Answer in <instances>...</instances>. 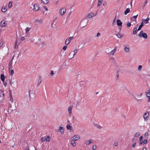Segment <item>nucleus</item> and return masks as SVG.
Returning a JSON list of instances; mask_svg holds the SVG:
<instances>
[{
  "label": "nucleus",
  "instance_id": "1",
  "mask_svg": "<svg viewBox=\"0 0 150 150\" xmlns=\"http://www.w3.org/2000/svg\"><path fill=\"white\" fill-rule=\"evenodd\" d=\"M138 36L140 37H142L145 39L147 38V35L146 34L144 33L143 30H141L140 33L138 35Z\"/></svg>",
  "mask_w": 150,
  "mask_h": 150
},
{
  "label": "nucleus",
  "instance_id": "2",
  "mask_svg": "<svg viewBox=\"0 0 150 150\" xmlns=\"http://www.w3.org/2000/svg\"><path fill=\"white\" fill-rule=\"evenodd\" d=\"M149 114L148 112H146L144 114L143 117L145 120H146L149 118Z\"/></svg>",
  "mask_w": 150,
  "mask_h": 150
},
{
  "label": "nucleus",
  "instance_id": "3",
  "mask_svg": "<svg viewBox=\"0 0 150 150\" xmlns=\"http://www.w3.org/2000/svg\"><path fill=\"white\" fill-rule=\"evenodd\" d=\"M74 38L73 36L67 38L66 40L65 43L67 45H68L70 43L71 40H72Z\"/></svg>",
  "mask_w": 150,
  "mask_h": 150
},
{
  "label": "nucleus",
  "instance_id": "4",
  "mask_svg": "<svg viewBox=\"0 0 150 150\" xmlns=\"http://www.w3.org/2000/svg\"><path fill=\"white\" fill-rule=\"evenodd\" d=\"M66 11L65 8H62L59 11L60 14L61 16L63 15Z\"/></svg>",
  "mask_w": 150,
  "mask_h": 150
},
{
  "label": "nucleus",
  "instance_id": "5",
  "mask_svg": "<svg viewBox=\"0 0 150 150\" xmlns=\"http://www.w3.org/2000/svg\"><path fill=\"white\" fill-rule=\"evenodd\" d=\"M39 5L37 4H34L33 9L35 11H37L39 9Z\"/></svg>",
  "mask_w": 150,
  "mask_h": 150
},
{
  "label": "nucleus",
  "instance_id": "6",
  "mask_svg": "<svg viewBox=\"0 0 150 150\" xmlns=\"http://www.w3.org/2000/svg\"><path fill=\"white\" fill-rule=\"evenodd\" d=\"M13 58V57H12V59L9 62L8 69L9 71H10L12 67V61Z\"/></svg>",
  "mask_w": 150,
  "mask_h": 150
},
{
  "label": "nucleus",
  "instance_id": "7",
  "mask_svg": "<svg viewBox=\"0 0 150 150\" xmlns=\"http://www.w3.org/2000/svg\"><path fill=\"white\" fill-rule=\"evenodd\" d=\"M79 139L80 137L78 135H75L72 137V139H74L75 141Z\"/></svg>",
  "mask_w": 150,
  "mask_h": 150
},
{
  "label": "nucleus",
  "instance_id": "8",
  "mask_svg": "<svg viewBox=\"0 0 150 150\" xmlns=\"http://www.w3.org/2000/svg\"><path fill=\"white\" fill-rule=\"evenodd\" d=\"M6 25V21L4 20H3L1 22V25L2 27H4Z\"/></svg>",
  "mask_w": 150,
  "mask_h": 150
},
{
  "label": "nucleus",
  "instance_id": "9",
  "mask_svg": "<svg viewBox=\"0 0 150 150\" xmlns=\"http://www.w3.org/2000/svg\"><path fill=\"white\" fill-rule=\"evenodd\" d=\"M117 25L118 26H122V23L120 20L117 19Z\"/></svg>",
  "mask_w": 150,
  "mask_h": 150
},
{
  "label": "nucleus",
  "instance_id": "10",
  "mask_svg": "<svg viewBox=\"0 0 150 150\" xmlns=\"http://www.w3.org/2000/svg\"><path fill=\"white\" fill-rule=\"evenodd\" d=\"M75 140H74V139H72L71 142V143L72 145L73 146H76V144L75 142L74 141Z\"/></svg>",
  "mask_w": 150,
  "mask_h": 150
},
{
  "label": "nucleus",
  "instance_id": "11",
  "mask_svg": "<svg viewBox=\"0 0 150 150\" xmlns=\"http://www.w3.org/2000/svg\"><path fill=\"white\" fill-rule=\"evenodd\" d=\"M146 94L148 98V100L147 101L149 102L150 101V92H146Z\"/></svg>",
  "mask_w": 150,
  "mask_h": 150
},
{
  "label": "nucleus",
  "instance_id": "12",
  "mask_svg": "<svg viewBox=\"0 0 150 150\" xmlns=\"http://www.w3.org/2000/svg\"><path fill=\"white\" fill-rule=\"evenodd\" d=\"M144 24L143 23V22H142L141 23L140 25L139 26L138 28V29L137 31H139L142 28V27L144 26Z\"/></svg>",
  "mask_w": 150,
  "mask_h": 150
},
{
  "label": "nucleus",
  "instance_id": "13",
  "mask_svg": "<svg viewBox=\"0 0 150 150\" xmlns=\"http://www.w3.org/2000/svg\"><path fill=\"white\" fill-rule=\"evenodd\" d=\"M1 79L2 81L3 82H4L5 81V76L4 75L1 74Z\"/></svg>",
  "mask_w": 150,
  "mask_h": 150
},
{
  "label": "nucleus",
  "instance_id": "14",
  "mask_svg": "<svg viewBox=\"0 0 150 150\" xmlns=\"http://www.w3.org/2000/svg\"><path fill=\"white\" fill-rule=\"evenodd\" d=\"M59 129L60 130V132L62 134H63L64 133V130L63 127H59Z\"/></svg>",
  "mask_w": 150,
  "mask_h": 150
},
{
  "label": "nucleus",
  "instance_id": "15",
  "mask_svg": "<svg viewBox=\"0 0 150 150\" xmlns=\"http://www.w3.org/2000/svg\"><path fill=\"white\" fill-rule=\"evenodd\" d=\"M60 55L61 57H64L65 55V53L64 51L62 50L60 52Z\"/></svg>",
  "mask_w": 150,
  "mask_h": 150
},
{
  "label": "nucleus",
  "instance_id": "16",
  "mask_svg": "<svg viewBox=\"0 0 150 150\" xmlns=\"http://www.w3.org/2000/svg\"><path fill=\"white\" fill-rule=\"evenodd\" d=\"M42 81V77L41 76H39L38 80V85L40 84Z\"/></svg>",
  "mask_w": 150,
  "mask_h": 150
},
{
  "label": "nucleus",
  "instance_id": "17",
  "mask_svg": "<svg viewBox=\"0 0 150 150\" xmlns=\"http://www.w3.org/2000/svg\"><path fill=\"white\" fill-rule=\"evenodd\" d=\"M42 3H43L44 4H47L49 2V1L48 0H41Z\"/></svg>",
  "mask_w": 150,
  "mask_h": 150
},
{
  "label": "nucleus",
  "instance_id": "18",
  "mask_svg": "<svg viewBox=\"0 0 150 150\" xmlns=\"http://www.w3.org/2000/svg\"><path fill=\"white\" fill-rule=\"evenodd\" d=\"M9 96L10 98V100L11 102L12 103L13 101V99L12 96V94L11 93V91H10V93L9 94Z\"/></svg>",
  "mask_w": 150,
  "mask_h": 150
},
{
  "label": "nucleus",
  "instance_id": "19",
  "mask_svg": "<svg viewBox=\"0 0 150 150\" xmlns=\"http://www.w3.org/2000/svg\"><path fill=\"white\" fill-rule=\"evenodd\" d=\"M130 11V9L129 8H127L124 12V14L126 15L127 13H129Z\"/></svg>",
  "mask_w": 150,
  "mask_h": 150
},
{
  "label": "nucleus",
  "instance_id": "20",
  "mask_svg": "<svg viewBox=\"0 0 150 150\" xmlns=\"http://www.w3.org/2000/svg\"><path fill=\"white\" fill-rule=\"evenodd\" d=\"M73 52H74V54L73 55L71 56V57H70V59L73 58V57H74V55H75L76 54L77 52V49H75V50H74V51Z\"/></svg>",
  "mask_w": 150,
  "mask_h": 150
},
{
  "label": "nucleus",
  "instance_id": "21",
  "mask_svg": "<svg viewBox=\"0 0 150 150\" xmlns=\"http://www.w3.org/2000/svg\"><path fill=\"white\" fill-rule=\"evenodd\" d=\"M137 33V27H135L134 28L133 30V34L135 35Z\"/></svg>",
  "mask_w": 150,
  "mask_h": 150
},
{
  "label": "nucleus",
  "instance_id": "22",
  "mask_svg": "<svg viewBox=\"0 0 150 150\" xmlns=\"http://www.w3.org/2000/svg\"><path fill=\"white\" fill-rule=\"evenodd\" d=\"M117 36L118 37V38H121L123 36V35L122 34H120L119 33L117 35Z\"/></svg>",
  "mask_w": 150,
  "mask_h": 150
},
{
  "label": "nucleus",
  "instance_id": "23",
  "mask_svg": "<svg viewBox=\"0 0 150 150\" xmlns=\"http://www.w3.org/2000/svg\"><path fill=\"white\" fill-rule=\"evenodd\" d=\"M142 22H143V23H144L145 24L148 23H149V22L146 19H142Z\"/></svg>",
  "mask_w": 150,
  "mask_h": 150
},
{
  "label": "nucleus",
  "instance_id": "24",
  "mask_svg": "<svg viewBox=\"0 0 150 150\" xmlns=\"http://www.w3.org/2000/svg\"><path fill=\"white\" fill-rule=\"evenodd\" d=\"M79 83L82 85H83L85 84H86V81L85 80L80 81L79 82Z\"/></svg>",
  "mask_w": 150,
  "mask_h": 150
},
{
  "label": "nucleus",
  "instance_id": "25",
  "mask_svg": "<svg viewBox=\"0 0 150 150\" xmlns=\"http://www.w3.org/2000/svg\"><path fill=\"white\" fill-rule=\"evenodd\" d=\"M125 50L126 52H128L129 51V48L128 47H127L126 46L125 47Z\"/></svg>",
  "mask_w": 150,
  "mask_h": 150
},
{
  "label": "nucleus",
  "instance_id": "26",
  "mask_svg": "<svg viewBox=\"0 0 150 150\" xmlns=\"http://www.w3.org/2000/svg\"><path fill=\"white\" fill-rule=\"evenodd\" d=\"M45 139L46 142H49L50 141V138L49 136H48L46 138H45Z\"/></svg>",
  "mask_w": 150,
  "mask_h": 150
},
{
  "label": "nucleus",
  "instance_id": "27",
  "mask_svg": "<svg viewBox=\"0 0 150 150\" xmlns=\"http://www.w3.org/2000/svg\"><path fill=\"white\" fill-rule=\"evenodd\" d=\"M94 125L95 126L97 127L98 129H101L102 128V127L100 125H98V124H94Z\"/></svg>",
  "mask_w": 150,
  "mask_h": 150
},
{
  "label": "nucleus",
  "instance_id": "28",
  "mask_svg": "<svg viewBox=\"0 0 150 150\" xmlns=\"http://www.w3.org/2000/svg\"><path fill=\"white\" fill-rule=\"evenodd\" d=\"M71 109L72 108L71 106H69L68 108V112L69 114H71Z\"/></svg>",
  "mask_w": 150,
  "mask_h": 150
},
{
  "label": "nucleus",
  "instance_id": "29",
  "mask_svg": "<svg viewBox=\"0 0 150 150\" xmlns=\"http://www.w3.org/2000/svg\"><path fill=\"white\" fill-rule=\"evenodd\" d=\"M12 5V2L10 1L8 4V7L9 8H11V6Z\"/></svg>",
  "mask_w": 150,
  "mask_h": 150
},
{
  "label": "nucleus",
  "instance_id": "30",
  "mask_svg": "<svg viewBox=\"0 0 150 150\" xmlns=\"http://www.w3.org/2000/svg\"><path fill=\"white\" fill-rule=\"evenodd\" d=\"M67 129H68L69 130H71V126L70 125H69V124L67 125Z\"/></svg>",
  "mask_w": 150,
  "mask_h": 150
},
{
  "label": "nucleus",
  "instance_id": "31",
  "mask_svg": "<svg viewBox=\"0 0 150 150\" xmlns=\"http://www.w3.org/2000/svg\"><path fill=\"white\" fill-rule=\"evenodd\" d=\"M91 142H92L91 141V140H90L89 141H87L86 142H85V144L86 145H89L91 144Z\"/></svg>",
  "mask_w": 150,
  "mask_h": 150
},
{
  "label": "nucleus",
  "instance_id": "32",
  "mask_svg": "<svg viewBox=\"0 0 150 150\" xmlns=\"http://www.w3.org/2000/svg\"><path fill=\"white\" fill-rule=\"evenodd\" d=\"M35 21H37L38 22H39L40 23H41L43 22L42 20V19H40L39 20L38 19H37Z\"/></svg>",
  "mask_w": 150,
  "mask_h": 150
},
{
  "label": "nucleus",
  "instance_id": "33",
  "mask_svg": "<svg viewBox=\"0 0 150 150\" xmlns=\"http://www.w3.org/2000/svg\"><path fill=\"white\" fill-rule=\"evenodd\" d=\"M140 134L139 132H137L134 134V137H138L139 136Z\"/></svg>",
  "mask_w": 150,
  "mask_h": 150
},
{
  "label": "nucleus",
  "instance_id": "34",
  "mask_svg": "<svg viewBox=\"0 0 150 150\" xmlns=\"http://www.w3.org/2000/svg\"><path fill=\"white\" fill-rule=\"evenodd\" d=\"M2 96H3L2 97L1 95H0V99H1V100H3L4 99V93H3L2 94Z\"/></svg>",
  "mask_w": 150,
  "mask_h": 150
},
{
  "label": "nucleus",
  "instance_id": "35",
  "mask_svg": "<svg viewBox=\"0 0 150 150\" xmlns=\"http://www.w3.org/2000/svg\"><path fill=\"white\" fill-rule=\"evenodd\" d=\"M6 10V9L5 8H4L3 7H2L1 9V11L3 12H5Z\"/></svg>",
  "mask_w": 150,
  "mask_h": 150
},
{
  "label": "nucleus",
  "instance_id": "36",
  "mask_svg": "<svg viewBox=\"0 0 150 150\" xmlns=\"http://www.w3.org/2000/svg\"><path fill=\"white\" fill-rule=\"evenodd\" d=\"M142 66H141V65H139L138 66V70L139 71H141V70L142 69Z\"/></svg>",
  "mask_w": 150,
  "mask_h": 150
},
{
  "label": "nucleus",
  "instance_id": "37",
  "mask_svg": "<svg viewBox=\"0 0 150 150\" xmlns=\"http://www.w3.org/2000/svg\"><path fill=\"white\" fill-rule=\"evenodd\" d=\"M93 13L92 14V15H90V14H88V18H92L93 17Z\"/></svg>",
  "mask_w": 150,
  "mask_h": 150
},
{
  "label": "nucleus",
  "instance_id": "38",
  "mask_svg": "<svg viewBox=\"0 0 150 150\" xmlns=\"http://www.w3.org/2000/svg\"><path fill=\"white\" fill-rule=\"evenodd\" d=\"M45 137H42L41 138V140L42 142H43L45 141Z\"/></svg>",
  "mask_w": 150,
  "mask_h": 150
},
{
  "label": "nucleus",
  "instance_id": "39",
  "mask_svg": "<svg viewBox=\"0 0 150 150\" xmlns=\"http://www.w3.org/2000/svg\"><path fill=\"white\" fill-rule=\"evenodd\" d=\"M30 28L29 27H27L26 28V33H28V31L30 30Z\"/></svg>",
  "mask_w": 150,
  "mask_h": 150
},
{
  "label": "nucleus",
  "instance_id": "40",
  "mask_svg": "<svg viewBox=\"0 0 150 150\" xmlns=\"http://www.w3.org/2000/svg\"><path fill=\"white\" fill-rule=\"evenodd\" d=\"M116 17H115L113 21V22H112V25H114L115 23V21H116Z\"/></svg>",
  "mask_w": 150,
  "mask_h": 150
},
{
  "label": "nucleus",
  "instance_id": "41",
  "mask_svg": "<svg viewBox=\"0 0 150 150\" xmlns=\"http://www.w3.org/2000/svg\"><path fill=\"white\" fill-rule=\"evenodd\" d=\"M131 25V24L130 22H129L127 23V27H129Z\"/></svg>",
  "mask_w": 150,
  "mask_h": 150
},
{
  "label": "nucleus",
  "instance_id": "42",
  "mask_svg": "<svg viewBox=\"0 0 150 150\" xmlns=\"http://www.w3.org/2000/svg\"><path fill=\"white\" fill-rule=\"evenodd\" d=\"M102 2L98 1V4L97 5L98 7L99 6L102 4Z\"/></svg>",
  "mask_w": 150,
  "mask_h": 150
},
{
  "label": "nucleus",
  "instance_id": "43",
  "mask_svg": "<svg viewBox=\"0 0 150 150\" xmlns=\"http://www.w3.org/2000/svg\"><path fill=\"white\" fill-rule=\"evenodd\" d=\"M144 144H146L147 142V140L146 139H144L143 142Z\"/></svg>",
  "mask_w": 150,
  "mask_h": 150
},
{
  "label": "nucleus",
  "instance_id": "44",
  "mask_svg": "<svg viewBox=\"0 0 150 150\" xmlns=\"http://www.w3.org/2000/svg\"><path fill=\"white\" fill-rule=\"evenodd\" d=\"M148 135V134L147 132H146L144 134V136L145 137L147 138V137Z\"/></svg>",
  "mask_w": 150,
  "mask_h": 150
},
{
  "label": "nucleus",
  "instance_id": "45",
  "mask_svg": "<svg viewBox=\"0 0 150 150\" xmlns=\"http://www.w3.org/2000/svg\"><path fill=\"white\" fill-rule=\"evenodd\" d=\"M96 149V145H93V150H95Z\"/></svg>",
  "mask_w": 150,
  "mask_h": 150
},
{
  "label": "nucleus",
  "instance_id": "46",
  "mask_svg": "<svg viewBox=\"0 0 150 150\" xmlns=\"http://www.w3.org/2000/svg\"><path fill=\"white\" fill-rule=\"evenodd\" d=\"M10 74L11 75H13L14 74V71L12 69L11 71Z\"/></svg>",
  "mask_w": 150,
  "mask_h": 150
},
{
  "label": "nucleus",
  "instance_id": "47",
  "mask_svg": "<svg viewBox=\"0 0 150 150\" xmlns=\"http://www.w3.org/2000/svg\"><path fill=\"white\" fill-rule=\"evenodd\" d=\"M67 46H64L63 48V49L64 50H65L67 48Z\"/></svg>",
  "mask_w": 150,
  "mask_h": 150
},
{
  "label": "nucleus",
  "instance_id": "48",
  "mask_svg": "<svg viewBox=\"0 0 150 150\" xmlns=\"http://www.w3.org/2000/svg\"><path fill=\"white\" fill-rule=\"evenodd\" d=\"M119 76V71H118L117 72V74H116V77L117 78V79L118 78Z\"/></svg>",
  "mask_w": 150,
  "mask_h": 150
},
{
  "label": "nucleus",
  "instance_id": "49",
  "mask_svg": "<svg viewBox=\"0 0 150 150\" xmlns=\"http://www.w3.org/2000/svg\"><path fill=\"white\" fill-rule=\"evenodd\" d=\"M25 38L24 37H22L21 38V41H23L25 40Z\"/></svg>",
  "mask_w": 150,
  "mask_h": 150
},
{
  "label": "nucleus",
  "instance_id": "50",
  "mask_svg": "<svg viewBox=\"0 0 150 150\" xmlns=\"http://www.w3.org/2000/svg\"><path fill=\"white\" fill-rule=\"evenodd\" d=\"M111 53V54L112 55H113L114 54L115 52L113 50H112L110 52Z\"/></svg>",
  "mask_w": 150,
  "mask_h": 150
},
{
  "label": "nucleus",
  "instance_id": "51",
  "mask_svg": "<svg viewBox=\"0 0 150 150\" xmlns=\"http://www.w3.org/2000/svg\"><path fill=\"white\" fill-rule=\"evenodd\" d=\"M43 8L45 9V10H46V11H47L48 10V9L47 8V7H46V6H43Z\"/></svg>",
  "mask_w": 150,
  "mask_h": 150
},
{
  "label": "nucleus",
  "instance_id": "52",
  "mask_svg": "<svg viewBox=\"0 0 150 150\" xmlns=\"http://www.w3.org/2000/svg\"><path fill=\"white\" fill-rule=\"evenodd\" d=\"M135 145H136V143L135 142H134L133 143V144H132V146L133 147H134L135 146Z\"/></svg>",
  "mask_w": 150,
  "mask_h": 150
},
{
  "label": "nucleus",
  "instance_id": "53",
  "mask_svg": "<svg viewBox=\"0 0 150 150\" xmlns=\"http://www.w3.org/2000/svg\"><path fill=\"white\" fill-rule=\"evenodd\" d=\"M54 21H53V22L52 23L51 27H52V28H54V27L53 26V24H54Z\"/></svg>",
  "mask_w": 150,
  "mask_h": 150
},
{
  "label": "nucleus",
  "instance_id": "54",
  "mask_svg": "<svg viewBox=\"0 0 150 150\" xmlns=\"http://www.w3.org/2000/svg\"><path fill=\"white\" fill-rule=\"evenodd\" d=\"M54 74V72L53 71H52L51 72L50 74L51 76H53Z\"/></svg>",
  "mask_w": 150,
  "mask_h": 150
},
{
  "label": "nucleus",
  "instance_id": "55",
  "mask_svg": "<svg viewBox=\"0 0 150 150\" xmlns=\"http://www.w3.org/2000/svg\"><path fill=\"white\" fill-rule=\"evenodd\" d=\"M142 138H143V136H141L140 137V138H139V141H141V140H142Z\"/></svg>",
  "mask_w": 150,
  "mask_h": 150
},
{
  "label": "nucleus",
  "instance_id": "56",
  "mask_svg": "<svg viewBox=\"0 0 150 150\" xmlns=\"http://www.w3.org/2000/svg\"><path fill=\"white\" fill-rule=\"evenodd\" d=\"M11 80H10L9 81V83H10V84L11 85H12V84L13 83V82H12V81H11Z\"/></svg>",
  "mask_w": 150,
  "mask_h": 150
},
{
  "label": "nucleus",
  "instance_id": "57",
  "mask_svg": "<svg viewBox=\"0 0 150 150\" xmlns=\"http://www.w3.org/2000/svg\"><path fill=\"white\" fill-rule=\"evenodd\" d=\"M106 4H107V2L106 1H105L103 3V5L104 6H105L106 5Z\"/></svg>",
  "mask_w": 150,
  "mask_h": 150
},
{
  "label": "nucleus",
  "instance_id": "58",
  "mask_svg": "<svg viewBox=\"0 0 150 150\" xmlns=\"http://www.w3.org/2000/svg\"><path fill=\"white\" fill-rule=\"evenodd\" d=\"M3 45V43L2 42H0V46H2Z\"/></svg>",
  "mask_w": 150,
  "mask_h": 150
},
{
  "label": "nucleus",
  "instance_id": "59",
  "mask_svg": "<svg viewBox=\"0 0 150 150\" xmlns=\"http://www.w3.org/2000/svg\"><path fill=\"white\" fill-rule=\"evenodd\" d=\"M118 144L117 142H115L114 143V145L115 146H117Z\"/></svg>",
  "mask_w": 150,
  "mask_h": 150
},
{
  "label": "nucleus",
  "instance_id": "60",
  "mask_svg": "<svg viewBox=\"0 0 150 150\" xmlns=\"http://www.w3.org/2000/svg\"><path fill=\"white\" fill-rule=\"evenodd\" d=\"M100 33H98L97 34L96 36L98 37L100 35Z\"/></svg>",
  "mask_w": 150,
  "mask_h": 150
},
{
  "label": "nucleus",
  "instance_id": "61",
  "mask_svg": "<svg viewBox=\"0 0 150 150\" xmlns=\"http://www.w3.org/2000/svg\"><path fill=\"white\" fill-rule=\"evenodd\" d=\"M143 143V141L141 142H141H140L139 144V145L140 146Z\"/></svg>",
  "mask_w": 150,
  "mask_h": 150
},
{
  "label": "nucleus",
  "instance_id": "62",
  "mask_svg": "<svg viewBox=\"0 0 150 150\" xmlns=\"http://www.w3.org/2000/svg\"><path fill=\"white\" fill-rule=\"evenodd\" d=\"M138 15H137L136 16H133V18L135 19L137 17Z\"/></svg>",
  "mask_w": 150,
  "mask_h": 150
},
{
  "label": "nucleus",
  "instance_id": "63",
  "mask_svg": "<svg viewBox=\"0 0 150 150\" xmlns=\"http://www.w3.org/2000/svg\"><path fill=\"white\" fill-rule=\"evenodd\" d=\"M147 0H146L144 2V5H146L147 3Z\"/></svg>",
  "mask_w": 150,
  "mask_h": 150
},
{
  "label": "nucleus",
  "instance_id": "64",
  "mask_svg": "<svg viewBox=\"0 0 150 150\" xmlns=\"http://www.w3.org/2000/svg\"><path fill=\"white\" fill-rule=\"evenodd\" d=\"M3 84L4 85V86H5V87L6 86V85H7V83L6 82H4L3 83Z\"/></svg>",
  "mask_w": 150,
  "mask_h": 150
}]
</instances>
